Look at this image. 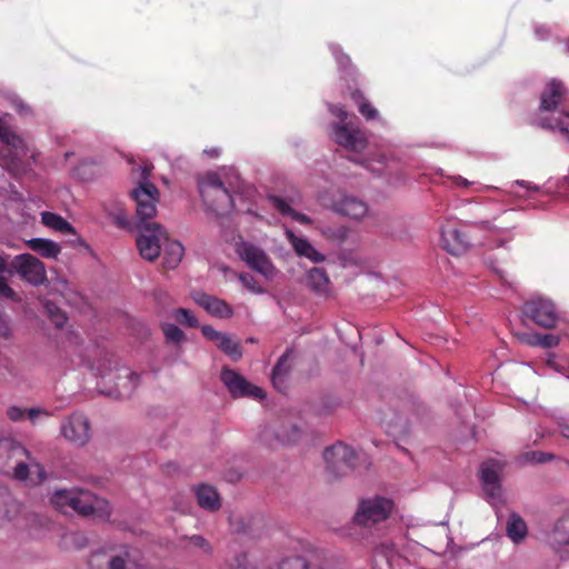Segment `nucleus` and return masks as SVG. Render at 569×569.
Segmentation results:
<instances>
[{
	"label": "nucleus",
	"instance_id": "f257e3e1",
	"mask_svg": "<svg viewBox=\"0 0 569 569\" xmlns=\"http://www.w3.org/2000/svg\"><path fill=\"white\" fill-rule=\"evenodd\" d=\"M149 169L142 171V179L130 194L136 202V217L138 230L136 242L140 256L148 261H154L161 253L163 242L167 240V231L158 222L149 221L157 214L159 201L158 188L148 181Z\"/></svg>",
	"mask_w": 569,
	"mask_h": 569
},
{
	"label": "nucleus",
	"instance_id": "f03ea898",
	"mask_svg": "<svg viewBox=\"0 0 569 569\" xmlns=\"http://www.w3.org/2000/svg\"><path fill=\"white\" fill-rule=\"evenodd\" d=\"M91 569H144L141 551L128 543H111L91 553Z\"/></svg>",
	"mask_w": 569,
	"mask_h": 569
},
{
	"label": "nucleus",
	"instance_id": "7ed1b4c3",
	"mask_svg": "<svg viewBox=\"0 0 569 569\" xmlns=\"http://www.w3.org/2000/svg\"><path fill=\"white\" fill-rule=\"evenodd\" d=\"M198 189L207 209L217 216H223L233 208L232 196L218 173L207 172L199 177Z\"/></svg>",
	"mask_w": 569,
	"mask_h": 569
},
{
	"label": "nucleus",
	"instance_id": "20e7f679",
	"mask_svg": "<svg viewBox=\"0 0 569 569\" xmlns=\"http://www.w3.org/2000/svg\"><path fill=\"white\" fill-rule=\"evenodd\" d=\"M323 458L328 472L335 478L351 473L357 468L359 461L358 453L351 447L340 441L326 448Z\"/></svg>",
	"mask_w": 569,
	"mask_h": 569
},
{
	"label": "nucleus",
	"instance_id": "39448f33",
	"mask_svg": "<svg viewBox=\"0 0 569 569\" xmlns=\"http://www.w3.org/2000/svg\"><path fill=\"white\" fill-rule=\"evenodd\" d=\"M392 509V501L387 498L377 497L363 500L353 517L357 525L370 527L386 520Z\"/></svg>",
	"mask_w": 569,
	"mask_h": 569
},
{
	"label": "nucleus",
	"instance_id": "423d86ee",
	"mask_svg": "<svg viewBox=\"0 0 569 569\" xmlns=\"http://www.w3.org/2000/svg\"><path fill=\"white\" fill-rule=\"evenodd\" d=\"M11 267L17 273L32 286H41L47 282L44 263L30 253L18 254L13 258Z\"/></svg>",
	"mask_w": 569,
	"mask_h": 569
},
{
	"label": "nucleus",
	"instance_id": "0eeeda50",
	"mask_svg": "<svg viewBox=\"0 0 569 569\" xmlns=\"http://www.w3.org/2000/svg\"><path fill=\"white\" fill-rule=\"evenodd\" d=\"M74 502L71 510L83 517H96L100 519H108L111 510L109 503L101 498H98L89 490L77 489L73 498Z\"/></svg>",
	"mask_w": 569,
	"mask_h": 569
},
{
	"label": "nucleus",
	"instance_id": "6e6552de",
	"mask_svg": "<svg viewBox=\"0 0 569 569\" xmlns=\"http://www.w3.org/2000/svg\"><path fill=\"white\" fill-rule=\"evenodd\" d=\"M333 140L339 146L356 153H361L368 146L367 132L352 123L333 124Z\"/></svg>",
	"mask_w": 569,
	"mask_h": 569
},
{
	"label": "nucleus",
	"instance_id": "1a4fd4ad",
	"mask_svg": "<svg viewBox=\"0 0 569 569\" xmlns=\"http://www.w3.org/2000/svg\"><path fill=\"white\" fill-rule=\"evenodd\" d=\"M237 253L254 271L261 273L266 278H271L273 276V264L261 248L242 241L237 244Z\"/></svg>",
	"mask_w": 569,
	"mask_h": 569
},
{
	"label": "nucleus",
	"instance_id": "9d476101",
	"mask_svg": "<svg viewBox=\"0 0 569 569\" xmlns=\"http://www.w3.org/2000/svg\"><path fill=\"white\" fill-rule=\"evenodd\" d=\"M61 433L68 441L84 446L91 438L90 421L84 415L74 412L62 422Z\"/></svg>",
	"mask_w": 569,
	"mask_h": 569
},
{
	"label": "nucleus",
	"instance_id": "9b49d317",
	"mask_svg": "<svg viewBox=\"0 0 569 569\" xmlns=\"http://www.w3.org/2000/svg\"><path fill=\"white\" fill-rule=\"evenodd\" d=\"M220 378L232 397L264 398V392L261 388L251 385L241 375L229 368L222 369Z\"/></svg>",
	"mask_w": 569,
	"mask_h": 569
},
{
	"label": "nucleus",
	"instance_id": "f8f14e48",
	"mask_svg": "<svg viewBox=\"0 0 569 569\" xmlns=\"http://www.w3.org/2000/svg\"><path fill=\"white\" fill-rule=\"evenodd\" d=\"M523 315L542 328H553L557 316L555 307L549 300L532 299L523 305Z\"/></svg>",
	"mask_w": 569,
	"mask_h": 569
},
{
	"label": "nucleus",
	"instance_id": "ddd939ff",
	"mask_svg": "<svg viewBox=\"0 0 569 569\" xmlns=\"http://www.w3.org/2000/svg\"><path fill=\"white\" fill-rule=\"evenodd\" d=\"M442 247L451 254L459 256L470 247V238L460 228L448 224L441 229Z\"/></svg>",
	"mask_w": 569,
	"mask_h": 569
},
{
	"label": "nucleus",
	"instance_id": "4468645a",
	"mask_svg": "<svg viewBox=\"0 0 569 569\" xmlns=\"http://www.w3.org/2000/svg\"><path fill=\"white\" fill-rule=\"evenodd\" d=\"M502 465L497 460H487L480 466V479L485 491L491 499H497L501 495L500 471Z\"/></svg>",
	"mask_w": 569,
	"mask_h": 569
},
{
	"label": "nucleus",
	"instance_id": "2eb2a0df",
	"mask_svg": "<svg viewBox=\"0 0 569 569\" xmlns=\"http://www.w3.org/2000/svg\"><path fill=\"white\" fill-rule=\"evenodd\" d=\"M332 210L340 216L361 220L368 213V204L357 197L343 194L333 201Z\"/></svg>",
	"mask_w": 569,
	"mask_h": 569
},
{
	"label": "nucleus",
	"instance_id": "dca6fc26",
	"mask_svg": "<svg viewBox=\"0 0 569 569\" xmlns=\"http://www.w3.org/2000/svg\"><path fill=\"white\" fill-rule=\"evenodd\" d=\"M566 94L567 89L561 81L555 79L549 81L540 94L539 109L541 111H556Z\"/></svg>",
	"mask_w": 569,
	"mask_h": 569
},
{
	"label": "nucleus",
	"instance_id": "f3484780",
	"mask_svg": "<svg viewBox=\"0 0 569 569\" xmlns=\"http://www.w3.org/2000/svg\"><path fill=\"white\" fill-rule=\"evenodd\" d=\"M194 301L211 316L227 319L233 315L232 307L217 297L207 293H198L194 297Z\"/></svg>",
	"mask_w": 569,
	"mask_h": 569
},
{
	"label": "nucleus",
	"instance_id": "a211bd4d",
	"mask_svg": "<svg viewBox=\"0 0 569 569\" xmlns=\"http://www.w3.org/2000/svg\"><path fill=\"white\" fill-rule=\"evenodd\" d=\"M291 356L292 349H287L272 369L271 381L273 387L279 391H283L286 388V378L291 371Z\"/></svg>",
	"mask_w": 569,
	"mask_h": 569
},
{
	"label": "nucleus",
	"instance_id": "6ab92c4d",
	"mask_svg": "<svg viewBox=\"0 0 569 569\" xmlns=\"http://www.w3.org/2000/svg\"><path fill=\"white\" fill-rule=\"evenodd\" d=\"M118 371H122L123 375L120 372L116 375L118 381L116 382V390L112 391V393H114L116 398L129 397L138 386L139 375L130 371L127 368L118 369Z\"/></svg>",
	"mask_w": 569,
	"mask_h": 569
},
{
	"label": "nucleus",
	"instance_id": "aec40b11",
	"mask_svg": "<svg viewBox=\"0 0 569 569\" xmlns=\"http://www.w3.org/2000/svg\"><path fill=\"white\" fill-rule=\"evenodd\" d=\"M307 286L319 296L329 293L330 280L322 268H312L307 274Z\"/></svg>",
	"mask_w": 569,
	"mask_h": 569
},
{
	"label": "nucleus",
	"instance_id": "412c9836",
	"mask_svg": "<svg viewBox=\"0 0 569 569\" xmlns=\"http://www.w3.org/2000/svg\"><path fill=\"white\" fill-rule=\"evenodd\" d=\"M163 250V268L174 269L183 257L184 249L178 241L170 240L167 236V240L162 246Z\"/></svg>",
	"mask_w": 569,
	"mask_h": 569
},
{
	"label": "nucleus",
	"instance_id": "4be33fe9",
	"mask_svg": "<svg viewBox=\"0 0 569 569\" xmlns=\"http://www.w3.org/2000/svg\"><path fill=\"white\" fill-rule=\"evenodd\" d=\"M301 429L292 418L283 419L276 428L274 436L281 442H296L301 437Z\"/></svg>",
	"mask_w": 569,
	"mask_h": 569
},
{
	"label": "nucleus",
	"instance_id": "5701e85b",
	"mask_svg": "<svg viewBox=\"0 0 569 569\" xmlns=\"http://www.w3.org/2000/svg\"><path fill=\"white\" fill-rule=\"evenodd\" d=\"M26 246L43 258H57L61 252V247L57 242L43 238L30 239L26 241Z\"/></svg>",
	"mask_w": 569,
	"mask_h": 569
},
{
	"label": "nucleus",
	"instance_id": "b1692460",
	"mask_svg": "<svg viewBox=\"0 0 569 569\" xmlns=\"http://www.w3.org/2000/svg\"><path fill=\"white\" fill-rule=\"evenodd\" d=\"M196 496L199 506L209 511H216L221 506L218 492L210 486H199L196 490Z\"/></svg>",
	"mask_w": 569,
	"mask_h": 569
},
{
	"label": "nucleus",
	"instance_id": "393cba45",
	"mask_svg": "<svg viewBox=\"0 0 569 569\" xmlns=\"http://www.w3.org/2000/svg\"><path fill=\"white\" fill-rule=\"evenodd\" d=\"M269 200L282 216L291 217L293 220L302 224L311 223V219L308 216L292 209L281 197L270 196Z\"/></svg>",
	"mask_w": 569,
	"mask_h": 569
},
{
	"label": "nucleus",
	"instance_id": "a878e982",
	"mask_svg": "<svg viewBox=\"0 0 569 569\" xmlns=\"http://www.w3.org/2000/svg\"><path fill=\"white\" fill-rule=\"evenodd\" d=\"M42 223L63 233H74L73 227L59 214L46 211L41 214Z\"/></svg>",
	"mask_w": 569,
	"mask_h": 569
},
{
	"label": "nucleus",
	"instance_id": "bb28decb",
	"mask_svg": "<svg viewBox=\"0 0 569 569\" xmlns=\"http://www.w3.org/2000/svg\"><path fill=\"white\" fill-rule=\"evenodd\" d=\"M507 535L515 542H519L527 535L526 522L516 513L510 516V519L507 523Z\"/></svg>",
	"mask_w": 569,
	"mask_h": 569
},
{
	"label": "nucleus",
	"instance_id": "cd10ccee",
	"mask_svg": "<svg viewBox=\"0 0 569 569\" xmlns=\"http://www.w3.org/2000/svg\"><path fill=\"white\" fill-rule=\"evenodd\" d=\"M76 490L77 488L70 490H58L52 495L50 501L59 511L67 512L68 509L72 508Z\"/></svg>",
	"mask_w": 569,
	"mask_h": 569
},
{
	"label": "nucleus",
	"instance_id": "c85d7f7f",
	"mask_svg": "<svg viewBox=\"0 0 569 569\" xmlns=\"http://www.w3.org/2000/svg\"><path fill=\"white\" fill-rule=\"evenodd\" d=\"M551 539L559 546H569V516L557 520L551 533Z\"/></svg>",
	"mask_w": 569,
	"mask_h": 569
},
{
	"label": "nucleus",
	"instance_id": "c756f323",
	"mask_svg": "<svg viewBox=\"0 0 569 569\" xmlns=\"http://www.w3.org/2000/svg\"><path fill=\"white\" fill-rule=\"evenodd\" d=\"M216 345L221 351L230 356L233 360H238L242 356L239 342L233 341L229 336L224 333L220 337Z\"/></svg>",
	"mask_w": 569,
	"mask_h": 569
},
{
	"label": "nucleus",
	"instance_id": "7c9ffc66",
	"mask_svg": "<svg viewBox=\"0 0 569 569\" xmlns=\"http://www.w3.org/2000/svg\"><path fill=\"white\" fill-rule=\"evenodd\" d=\"M288 236H289V239L291 241V244H292L295 251L299 256L306 257L310 252L315 253V248L311 246V243L308 240H306L303 238L296 237L292 232H289Z\"/></svg>",
	"mask_w": 569,
	"mask_h": 569
},
{
	"label": "nucleus",
	"instance_id": "2f4dec72",
	"mask_svg": "<svg viewBox=\"0 0 569 569\" xmlns=\"http://www.w3.org/2000/svg\"><path fill=\"white\" fill-rule=\"evenodd\" d=\"M277 569H322L317 566H312L302 557H295L283 560Z\"/></svg>",
	"mask_w": 569,
	"mask_h": 569
},
{
	"label": "nucleus",
	"instance_id": "473e14b6",
	"mask_svg": "<svg viewBox=\"0 0 569 569\" xmlns=\"http://www.w3.org/2000/svg\"><path fill=\"white\" fill-rule=\"evenodd\" d=\"M174 319L179 323L186 325L190 328H196L199 325L194 315L190 310L184 308H179L174 311Z\"/></svg>",
	"mask_w": 569,
	"mask_h": 569
},
{
	"label": "nucleus",
	"instance_id": "72a5a7b5",
	"mask_svg": "<svg viewBox=\"0 0 569 569\" xmlns=\"http://www.w3.org/2000/svg\"><path fill=\"white\" fill-rule=\"evenodd\" d=\"M163 333L168 341L179 343L184 339L183 331L174 325H166L163 327Z\"/></svg>",
	"mask_w": 569,
	"mask_h": 569
},
{
	"label": "nucleus",
	"instance_id": "f704fd0d",
	"mask_svg": "<svg viewBox=\"0 0 569 569\" xmlns=\"http://www.w3.org/2000/svg\"><path fill=\"white\" fill-rule=\"evenodd\" d=\"M12 337V327L10 317L0 309V338L9 340Z\"/></svg>",
	"mask_w": 569,
	"mask_h": 569
},
{
	"label": "nucleus",
	"instance_id": "c9c22d12",
	"mask_svg": "<svg viewBox=\"0 0 569 569\" xmlns=\"http://www.w3.org/2000/svg\"><path fill=\"white\" fill-rule=\"evenodd\" d=\"M239 280L243 284V287L247 288L248 290H250L254 293L263 292L262 287L258 283V281L250 273H239Z\"/></svg>",
	"mask_w": 569,
	"mask_h": 569
},
{
	"label": "nucleus",
	"instance_id": "e433bc0d",
	"mask_svg": "<svg viewBox=\"0 0 569 569\" xmlns=\"http://www.w3.org/2000/svg\"><path fill=\"white\" fill-rule=\"evenodd\" d=\"M6 298L13 302H20V296L8 284L7 280L0 276V298Z\"/></svg>",
	"mask_w": 569,
	"mask_h": 569
},
{
	"label": "nucleus",
	"instance_id": "4c0bfd02",
	"mask_svg": "<svg viewBox=\"0 0 569 569\" xmlns=\"http://www.w3.org/2000/svg\"><path fill=\"white\" fill-rule=\"evenodd\" d=\"M546 363L548 367L561 373H565L569 368V362L566 359L558 358L555 353L548 356Z\"/></svg>",
	"mask_w": 569,
	"mask_h": 569
},
{
	"label": "nucleus",
	"instance_id": "58836bf2",
	"mask_svg": "<svg viewBox=\"0 0 569 569\" xmlns=\"http://www.w3.org/2000/svg\"><path fill=\"white\" fill-rule=\"evenodd\" d=\"M470 226L479 229V230H486L495 236H499L503 232V228L495 224L492 221L486 220L480 222H473Z\"/></svg>",
	"mask_w": 569,
	"mask_h": 569
},
{
	"label": "nucleus",
	"instance_id": "ea45409f",
	"mask_svg": "<svg viewBox=\"0 0 569 569\" xmlns=\"http://www.w3.org/2000/svg\"><path fill=\"white\" fill-rule=\"evenodd\" d=\"M358 109H359V112L367 120H375L379 116L378 110L369 101H366L365 103H362Z\"/></svg>",
	"mask_w": 569,
	"mask_h": 569
},
{
	"label": "nucleus",
	"instance_id": "a19ab883",
	"mask_svg": "<svg viewBox=\"0 0 569 569\" xmlns=\"http://www.w3.org/2000/svg\"><path fill=\"white\" fill-rule=\"evenodd\" d=\"M560 342V338L556 335L547 333L540 335V347L542 348H553L557 347Z\"/></svg>",
	"mask_w": 569,
	"mask_h": 569
},
{
	"label": "nucleus",
	"instance_id": "79ce46f5",
	"mask_svg": "<svg viewBox=\"0 0 569 569\" xmlns=\"http://www.w3.org/2000/svg\"><path fill=\"white\" fill-rule=\"evenodd\" d=\"M8 450L10 451L12 457L26 456L28 459L30 458V452L18 442H10L8 445Z\"/></svg>",
	"mask_w": 569,
	"mask_h": 569
},
{
	"label": "nucleus",
	"instance_id": "37998d69",
	"mask_svg": "<svg viewBox=\"0 0 569 569\" xmlns=\"http://www.w3.org/2000/svg\"><path fill=\"white\" fill-rule=\"evenodd\" d=\"M13 476L18 480H26L29 476V467L26 462L20 461L14 467Z\"/></svg>",
	"mask_w": 569,
	"mask_h": 569
},
{
	"label": "nucleus",
	"instance_id": "c03bdc74",
	"mask_svg": "<svg viewBox=\"0 0 569 569\" xmlns=\"http://www.w3.org/2000/svg\"><path fill=\"white\" fill-rule=\"evenodd\" d=\"M7 416L12 421H20L26 416V410L21 409L20 407L11 406L7 410Z\"/></svg>",
	"mask_w": 569,
	"mask_h": 569
},
{
	"label": "nucleus",
	"instance_id": "a18cd8bd",
	"mask_svg": "<svg viewBox=\"0 0 569 569\" xmlns=\"http://www.w3.org/2000/svg\"><path fill=\"white\" fill-rule=\"evenodd\" d=\"M540 335L541 333H523L520 336V340L531 347H540Z\"/></svg>",
	"mask_w": 569,
	"mask_h": 569
},
{
	"label": "nucleus",
	"instance_id": "49530a36",
	"mask_svg": "<svg viewBox=\"0 0 569 569\" xmlns=\"http://www.w3.org/2000/svg\"><path fill=\"white\" fill-rule=\"evenodd\" d=\"M201 332L207 339L213 341L214 343H217L220 337L223 335L222 332L214 330L211 326H203L201 328Z\"/></svg>",
	"mask_w": 569,
	"mask_h": 569
},
{
	"label": "nucleus",
	"instance_id": "de8ad7c7",
	"mask_svg": "<svg viewBox=\"0 0 569 569\" xmlns=\"http://www.w3.org/2000/svg\"><path fill=\"white\" fill-rule=\"evenodd\" d=\"M326 234H328V236H330L332 238H336V239H338L340 241H343L347 238L348 230L346 228H338L337 230L328 229Z\"/></svg>",
	"mask_w": 569,
	"mask_h": 569
},
{
	"label": "nucleus",
	"instance_id": "09e8293b",
	"mask_svg": "<svg viewBox=\"0 0 569 569\" xmlns=\"http://www.w3.org/2000/svg\"><path fill=\"white\" fill-rule=\"evenodd\" d=\"M336 59L342 69H347L351 66L350 58L341 51L336 52Z\"/></svg>",
	"mask_w": 569,
	"mask_h": 569
},
{
	"label": "nucleus",
	"instance_id": "8fccbe9b",
	"mask_svg": "<svg viewBox=\"0 0 569 569\" xmlns=\"http://www.w3.org/2000/svg\"><path fill=\"white\" fill-rule=\"evenodd\" d=\"M351 99L353 100V102L358 106V108L365 103L367 100V98L365 97L363 92L360 91L359 89H355L352 92H351Z\"/></svg>",
	"mask_w": 569,
	"mask_h": 569
},
{
	"label": "nucleus",
	"instance_id": "3c124183",
	"mask_svg": "<svg viewBox=\"0 0 569 569\" xmlns=\"http://www.w3.org/2000/svg\"><path fill=\"white\" fill-rule=\"evenodd\" d=\"M26 415L32 422H34L36 418H38L41 415L48 416V412L43 409L31 408L29 410H26Z\"/></svg>",
	"mask_w": 569,
	"mask_h": 569
},
{
	"label": "nucleus",
	"instance_id": "603ef678",
	"mask_svg": "<svg viewBox=\"0 0 569 569\" xmlns=\"http://www.w3.org/2000/svg\"><path fill=\"white\" fill-rule=\"evenodd\" d=\"M555 127L559 128L561 131H569V113H567L562 119L558 120Z\"/></svg>",
	"mask_w": 569,
	"mask_h": 569
},
{
	"label": "nucleus",
	"instance_id": "864d4df0",
	"mask_svg": "<svg viewBox=\"0 0 569 569\" xmlns=\"http://www.w3.org/2000/svg\"><path fill=\"white\" fill-rule=\"evenodd\" d=\"M333 113L340 119L341 123H346V120L348 118V112L343 108L336 107V110L333 111Z\"/></svg>",
	"mask_w": 569,
	"mask_h": 569
},
{
	"label": "nucleus",
	"instance_id": "5fc2aeb1",
	"mask_svg": "<svg viewBox=\"0 0 569 569\" xmlns=\"http://www.w3.org/2000/svg\"><path fill=\"white\" fill-rule=\"evenodd\" d=\"M531 455L533 457H536V456L538 457L537 458V462H539V463L547 462V461H549L552 458L551 455L543 453V452H532Z\"/></svg>",
	"mask_w": 569,
	"mask_h": 569
},
{
	"label": "nucleus",
	"instance_id": "6e6d98bb",
	"mask_svg": "<svg viewBox=\"0 0 569 569\" xmlns=\"http://www.w3.org/2000/svg\"><path fill=\"white\" fill-rule=\"evenodd\" d=\"M307 258H309L310 260H312L313 262H321L325 260V256L322 253H320L319 251H317L315 249V253H309L306 256Z\"/></svg>",
	"mask_w": 569,
	"mask_h": 569
},
{
	"label": "nucleus",
	"instance_id": "4d7b16f0",
	"mask_svg": "<svg viewBox=\"0 0 569 569\" xmlns=\"http://www.w3.org/2000/svg\"><path fill=\"white\" fill-rule=\"evenodd\" d=\"M453 182L458 187H468L471 184L467 179L462 178L461 176L453 177Z\"/></svg>",
	"mask_w": 569,
	"mask_h": 569
},
{
	"label": "nucleus",
	"instance_id": "13d9d810",
	"mask_svg": "<svg viewBox=\"0 0 569 569\" xmlns=\"http://www.w3.org/2000/svg\"><path fill=\"white\" fill-rule=\"evenodd\" d=\"M116 223L122 228L127 227V217L123 212L116 216Z\"/></svg>",
	"mask_w": 569,
	"mask_h": 569
},
{
	"label": "nucleus",
	"instance_id": "bf43d9fd",
	"mask_svg": "<svg viewBox=\"0 0 569 569\" xmlns=\"http://www.w3.org/2000/svg\"><path fill=\"white\" fill-rule=\"evenodd\" d=\"M66 320H67V317L63 313H58L53 318V321H54L57 327H62L64 325Z\"/></svg>",
	"mask_w": 569,
	"mask_h": 569
},
{
	"label": "nucleus",
	"instance_id": "052dcab7",
	"mask_svg": "<svg viewBox=\"0 0 569 569\" xmlns=\"http://www.w3.org/2000/svg\"><path fill=\"white\" fill-rule=\"evenodd\" d=\"M0 140L3 142L9 141V131L0 123Z\"/></svg>",
	"mask_w": 569,
	"mask_h": 569
},
{
	"label": "nucleus",
	"instance_id": "680f3d73",
	"mask_svg": "<svg viewBox=\"0 0 569 569\" xmlns=\"http://www.w3.org/2000/svg\"><path fill=\"white\" fill-rule=\"evenodd\" d=\"M561 435L569 439V425H561Z\"/></svg>",
	"mask_w": 569,
	"mask_h": 569
},
{
	"label": "nucleus",
	"instance_id": "e2e57ef3",
	"mask_svg": "<svg viewBox=\"0 0 569 569\" xmlns=\"http://www.w3.org/2000/svg\"><path fill=\"white\" fill-rule=\"evenodd\" d=\"M7 262L3 257L0 256V273L7 272Z\"/></svg>",
	"mask_w": 569,
	"mask_h": 569
},
{
	"label": "nucleus",
	"instance_id": "0e129e2a",
	"mask_svg": "<svg viewBox=\"0 0 569 569\" xmlns=\"http://www.w3.org/2000/svg\"><path fill=\"white\" fill-rule=\"evenodd\" d=\"M247 341L253 343V342H256V339L254 338H249Z\"/></svg>",
	"mask_w": 569,
	"mask_h": 569
}]
</instances>
